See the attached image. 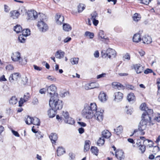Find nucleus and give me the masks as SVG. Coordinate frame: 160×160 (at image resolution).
I'll return each mask as SVG.
<instances>
[{
    "label": "nucleus",
    "instance_id": "a211bd4d",
    "mask_svg": "<svg viewBox=\"0 0 160 160\" xmlns=\"http://www.w3.org/2000/svg\"><path fill=\"white\" fill-rule=\"evenodd\" d=\"M49 137L52 144L56 143L58 138L57 134L56 133H52Z\"/></svg>",
    "mask_w": 160,
    "mask_h": 160
},
{
    "label": "nucleus",
    "instance_id": "e2e57ef3",
    "mask_svg": "<svg viewBox=\"0 0 160 160\" xmlns=\"http://www.w3.org/2000/svg\"><path fill=\"white\" fill-rule=\"evenodd\" d=\"M93 24L95 26H97L99 23V21L97 19H94L92 20Z\"/></svg>",
    "mask_w": 160,
    "mask_h": 160
},
{
    "label": "nucleus",
    "instance_id": "cd10ccee",
    "mask_svg": "<svg viewBox=\"0 0 160 160\" xmlns=\"http://www.w3.org/2000/svg\"><path fill=\"white\" fill-rule=\"evenodd\" d=\"M95 84V83L93 82L88 84L85 86V89L86 90H88L94 88H95L94 86Z\"/></svg>",
    "mask_w": 160,
    "mask_h": 160
},
{
    "label": "nucleus",
    "instance_id": "a878e982",
    "mask_svg": "<svg viewBox=\"0 0 160 160\" xmlns=\"http://www.w3.org/2000/svg\"><path fill=\"white\" fill-rule=\"evenodd\" d=\"M32 124H33L34 125L39 126L40 125V120L37 118L36 117L33 118L32 120Z\"/></svg>",
    "mask_w": 160,
    "mask_h": 160
},
{
    "label": "nucleus",
    "instance_id": "4c0bfd02",
    "mask_svg": "<svg viewBox=\"0 0 160 160\" xmlns=\"http://www.w3.org/2000/svg\"><path fill=\"white\" fill-rule=\"evenodd\" d=\"M33 118L29 116H27V118L25 119L26 123L27 124L30 125L32 123V120Z\"/></svg>",
    "mask_w": 160,
    "mask_h": 160
},
{
    "label": "nucleus",
    "instance_id": "0eeeda50",
    "mask_svg": "<svg viewBox=\"0 0 160 160\" xmlns=\"http://www.w3.org/2000/svg\"><path fill=\"white\" fill-rule=\"evenodd\" d=\"M37 26L40 30L42 32H46L48 29V27L47 24L43 21H38Z\"/></svg>",
    "mask_w": 160,
    "mask_h": 160
},
{
    "label": "nucleus",
    "instance_id": "4be33fe9",
    "mask_svg": "<svg viewBox=\"0 0 160 160\" xmlns=\"http://www.w3.org/2000/svg\"><path fill=\"white\" fill-rule=\"evenodd\" d=\"M102 137L108 138L111 136V134L108 130H105L102 132Z\"/></svg>",
    "mask_w": 160,
    "mask_h": 160
},
{
    "label": "nucleus",
    "instance_id": "dca6fc26",
    "mask_svg": "<svg viewBox=\"0 0 160 160\" xmlns=\"http://www.w3.org/2000/svg\"><path fill=\"white\" fill-rule=\"evenodd\" d=\"M127 98L128 101L131 103L134 102L136 100L135 96L132 93H130L128 95Z\"/></svg>",
    "mask_w": 160,
    "mask_h": 160
},
{
    "label": "nucleus",
    "instance_id": "a19ab883",
    "mask_svg": "<svg viewBox=\"0 0 160 160\" xmlns=\"http://www.w3.org/2000/svg\"><path fill=\"white\" fill-rule=\"evenodd\" d=\"M140 140L143 142V144H146V142H147L148 143H149L150 142H151L152 144H153V142L151 140L148 139H146L144 137H140Z\"/></svg>",
    "mask_w": 160,
    "mask_h": 160
},
{
    "label": "nucleus",
    "instance_id": "09e8293b",
    "mask_svg": "<svg viewBox=\"0 0 160 160\" xmlns=\"http://www.w3.org/2000/svg\"><path fill=\"white\" fill-rule=\"evenodd\" d=\"M144 144H145V143L139 147V149L141 151L142 153H143L145 152L146 150V147Z\"/></svg>",
    "mask_w": 160,
    "mask_h": 160
},
{
    "label": "nucleus",
    "instance_id": "37998d69",
    "mask_svg": "<svg viewBox=\"0 0 160 160\" xmlns=\"http://www.w3.org/2000/svg\"><path fill=\"white\" fill-rule=\"evenodd\" d=\"M78 58H73L70 59V61L72 64L73 65L76 64L78 63Z\"/></svg>",
    "mask_w": 160,
    "mask_h": 160
},
{
    "label": "nucleus",
    "instance_id": "f257e3e1",
    "mask_svg": "<svg viewBox=\"0 0 160 160\" xmlns=\"http://www.w3.org/2000/svg\"><path fill=\"white\" fill-rule=\"evenodd\" d=\"M97 106L95 103H92L90 105L86 103L82 111V114L87 119H91L94 117L95 119L98 121H102L103 117V110L99 111H97Z\"/></svg>",
    "mask_w": 160,
    "mask_h": 160
},
{
    "label": "nucleus",
    "instance_id": "7ed1b4c3",
    "mask_svg": "<svg viewBox=\"0 0 160 160\" xmlns=\"http://www.w3.org/2000/svg\"><path fill=\"white\" fill-rule=\"evenodd\" d=\"M151 116L147 115L146 113H143L142 116V120L138 126V130L140 131L142 135H144L145 132L143 131L145 130L148 122H151Z\"/></svg>",
    "mask_w": 160,
    "mask_h": 160
},
{
    "label": "nucleus",
    "instance_id": "0e129e2a",
    "mask_svg": "<svg viewBox=\"0 0 160 160\" xmlns=\"http://www.w3.org/2000/svg\"><path fill=\"white\" fill-rule=\"evenodd\" d=\"M126 88L128 89L133 90L134 88V87L133 86L130 85H126Z\"/></svg>",
    "mask_w": 160,
    "mask_h": 160
},
{
    "label": "nucleus",
    "instance_id": "4468645a",
    "mask_svg": "<svg viewBox=\"0 0 160 160\" xmlns=\"http://www.w3.org/2000/svg\"><path fill=\"white\" fill-rule=\"evenodd\" d=\"M143 43L147 44H149L152 42L151 38L149 36L145 35L142 38Z\"/></svg>",
    "mask_w": 160,
    "mask_h": 160
},
{
    "label": "nucleus",
    "instance_id": "20e7f679",
    "mask_svg": "<svg viewBox=\"0 0 160 160\" xmlns=\"http://www.w3.org/2000/svg\"><path fill=\"white\" fill-rule=\"evenodd\" d=\"M11 58L13 61H19V63L22 65L26 64L27 62V59L26 58L22 59L21 61H20L21 55L20 53L19 52H16L13 53L11 57Z\"/></svg>",
    "mask_w": 160,
    "mask_h": 160
},
{
    "label": "nucleus",
    "instance_id": "72a5a7b5",
    "mask_svg": "<svg viewBox=\"0 0 160 160\" xmlns=\"http://www.w3.org/2000/svg\"><path fill=\"white\" fill-rule=\"evenodd\" d=\"M141 17L140 15L137 13H135L133 15V18L134 21L136 22L140 20Z\"/></svg>",
    "mask_w": 160,
    "mask_h": 160
},
{
    "label": "nucleus",
    "instance_id": "49530a36",
    "mask_svg": "<svg viewBox=\"0 0 160 160\" xmlns=\"http://www.w3.org/2000/svg\"><path fill=\"white\" fill-rule=\"evenodd\" d=\"M28 79L27 77L25 76L22 78V83L23 85H25L27 83Z\"/></svg>",
    "mask_w": 160,
    "mask_h": 160
},
{
    "label": "nucleus",
    "instance_id": "e433bc0d",
    "mask_svg": "<svg viewBox=\"0 0 160 160\" xmlns=\"http://www.w3.org/2000/svg\"><path fill=\"white\" fill-rule=\"evenodd\" d=\"M78 12L79 13L82 12L85 8V6L82 4H80L78 6Z\"/></svg>",
    "mask_w": 160,
    "mask_h": 160
},
{
    "label": "nucleus",
    "instance_id": "5fc2aeb1",
    "mask_svg": "<svg viewBox=\"0 0 160 160\" xmlns=\"http://www.w3.org/2000/svg\"><path fill=\"white\" fill-rule=\"evenodd\" d=\"M69 160H72L74 159L75 158V155L72 152H70L69 154Z\"/></svg>",
    "mask_w": 160,
    "mask_h": 160
},
{
    "label": "nucleus",
    "instance_id": "473e14b6",
    "mask_svg": "<svg viewBox=\"0 0 160 160\" xmlns=\"http://www.w3.org/2000/svg\"><path fill=\"white\" fill-rule=\"evenodd\" d=\"M91 17L90 18V19L92 20L94 19H97L98 17V14L97 12L95 11L91 14Z\"/></svg>",
    "mask_w": 160,
    "mask_h": 160
},
{
    "label": "nucleus",
    "instance_id": "393cba45",
    "mask_svg": "<svg viewBox=\"0 0 160 160\" xmlns=\"http://www.w3.org/2000/svg\"><path fill=\"white\" fill-rule=\"evenodd\" d=\"M132 39L133 41L136 42H138L141 40L140 35L139 34H135Z\"/></svg>",
    "mask_w": 160,
    "mask_h": 160
},
{
    "label": "nucleus",
    "instance_id": "ddd939ff",
    "mask_svg": "<svg viewBox=\"0 0 160 160\" xmlns=\"http://www.w3.org/2000/svg\"><path fill=\"white\" fill-rule=\"evenodd\" d=\"M10 17L13 19L18 18L20 14L19 12L17 11H12L10 12Z\"/></svg>",
    "mask_w": 160,
    "mask_h": 160
},
{
    "label": "nucleus",
    "instance_id": "c85d7f7f",
    "mask_svg": "<svg viewBox=\"0 0 160 160\" xmlns=\"http://www.w3.org/2000/svg\"><path fill=\"white\" fill-rule=\"evenodd\" d=\"M66 123L71 125H73L75 123V121L74 119L71 117H68L66 119H64Z\"/></svg>",
    "mask_w": 160,
    "mask_h": 160
},
{
    "label": "nucleus",
    "instance_id": "bf43d9fd",
    "mask_svg": "<svg viewBox=\"0 0 160 160\" xmlns=\"http://www.w3.org/2000/svg\"><path fill=\"white\" fill-rule=\"evenodd\" d=\"M136 144L137 146L140 147L143 144V142H142L141 140H138L137 142H136Z\"/></svg>",
    "mask_w": 160,
    "mask_h": 160
},
{
    "label": "nucleus",
    "instance_id": "ea45409f",
    "mask_svg": "<svg viewBox=\"0 0 160 160\" xmlns=\"http://www.w3.org/2000/svg\"><path fill=\"white\" fill-rule=\"evenodd\" d=\"M85 36H89L90 38L92 39L94 37V34L93 32L86 31L85 33Z\"/></svg>",
    "mask_w": 160,
    "mask_h": 160
},
{
    "label": "nucleus",
    "instance_id": "f3484780",
    "mask_svg": "<svg viewBox=\"0 0 160 160\" xmlns=\"http://www.w3.org/2000/svg\"><path fill=\"white\" fill-rule=\"evenodd\" d=\"M65 53L60 50L57 51L55 54V57L61 59L63 58Z\"/></svg>",
    "mask_w": 160,
    "mask_h": 160
},
{
    "label": "nucleus",
    "instance_id": "6e6d98bb",
    "mask_svg": "<svg viewBox=\"0 0 160 160\" xmlns=\"http://www.w3.org/2000/svg\"><path fill=\"white\" fill-rule=\"evenodd\" d=\"M48 79L52 81L55 82L56 80V79L54 77H52L51 76H49L48 77Z\"/></svg>",
    "mask_w": 160,
    "mask_h": 160
},
{
    "label": "nucleus",
    "instance_id": "aec40b11",
    "mask_svg": "<svg viewBox=\"0 0 160 160\" xmlns=\"http://www.w3.org/2000/svg\"><path fill=\"white\" fill-rule=\"evenodd\" d=\"M99 100L102 102H104L107 100L106 95L103 92H101L98 96Z\"/></svg>",
    "mask_w": 160,
    "mask_h": 160
},
{
    "label": "nucleus",
    "instance_id": "6e6552de",
    "mask_svg": "<svg viewBox=\"0 0 160 160\" xmlns=\"http://www.w3.org/2000/svg\"><path fill=\"white\" fill-rule=\"evenodd\" d=\"M115 98L114 100L117 102H119L122 101L123 97V94L120 92H117L115 93L114 94Z\"/></svg>",
    "mask_w": 160,
    "mask_h": 160
},
{
    "label": "nucleus",
    "instance_id": "423d86ee",
    "mask_svg": "<svg viewBox=\"0 0 160 160\" xmlns=\"http://www.w3.org/2000/svg\"><path fill=\"white\" fill-rule=\"evenodd\" d=\"M27 13V19L28 20H34L37 19L38 17L37 12L34 10H28Z\"/></svg>",
    "mask_w": 160,
    "mask_h": 160
},
{
    "label": "nucleus",
    "instance_id": "1a4fd4ad",
    "mask_svg": "<svg viewBox=\"0 0 160 160\" xmlns=\"http://www.w3.org/2000/svg\"><path fill=\"white\" fill-rule=\"evenodd\" d=\"M19 73L18 72L14 73L10 75L9 77V80L11 82H13L14 80H16L20 76Z\"/></svg>",
    "mask_w": 160,
    "mask_h": 160
},
{
    "label": "nucleus",
    "instance_id": "69168bd1",
    "mask_svg": "<svg viewBox=\"0 0 160 160\" xmlns=\"http://www.w3.org/2000/svg\"><path fill=\"white\" fill-rule=\"evenodd\" d=\"M106 75V73H102L101 74L98 75L97 76V78L99 79L102 77H105Z\"/></svg>",
    "mask_w": 160,
    "mask_h": 160
},
{
    "label": "nucleus",
    "instance_id": "4d7b16f0",
    "mask_svg": "<svg viewBox=\"0 0 160 160\" xmlns=\"http://www.w3.org/2000/svg\"><path fill=\"white\" fill-rule=\"evenodd\" d=\"M25 102L24 101V100H23L22 98H21L20 101H19V106H22L23 104V103Z\"/></svg>",
    "mask_w": 160,
    "mask_h": 160
},
{
    "label": "nucleus",
    "instance_id": "7c9ffc66",
    "mask_svg": "<svg viewBox=\"0 0 160 160\" xmlns=\"http://www.w3.org/2000/svg\"><path fill=\"white\" fill-rule=\"evenodd\" d=\"M91 150L92 152L94 154L97 156L98 150L97 147L94 146H92L91 148Z\"/></svg>",
    "mask_w": 160,
    "mask_h": 160
},
{
    "label": "nucleus",
    "instance_id": "603ef678",
    "mask_svg": "<svg viewBox=\"0 0 160 160\" xmlns=\"http://www.w3.org/2000/svg\"><path fill=\"white\" fill-rule=\"evenodd\" d=\"M62 115L65 118L64 119H66L68 118V117H70L69 116V114L68 112L67 111L65 112H64V111H63Z\"/></svg>",
    "mask_w": 160,
    "mask_h": 160
},
{
    "label": "nucleus",
    "instance_id": "680f3d73",
    "mask_svg": "<svg viewBox=\"0 0 160 160\" xmlns=\"http://www.w3.org/2000/svg\"><path fill=\"white\" fill-rule=\"evenodd\" d=\"M123 58L125 59L129 60L130 59V55L128 53H127L123 56Z\"/></svg>",
    "mask_w": 160,
    "mask_h": 160
},
{
    "label": "nucleus",
    "instance_id": "bb28decb",
    "mask_svg": "<svg viewBox=\"0 0 160 160\" xmlns=\"http://www.w3.org/2000/svg\"><path fill=\"white\" fill-rule=\"evenodd\" d=\"M63 29L65 31L68 32L72 29V27L68 24L64 23L63 25Z\"/></svg>",
    "mask_w": 160,
    "mask_h": 160
},
{
    "label": "nucleus",
    "instance_id": "052dcab7",
    "mask_svg": "<svg viewBox=\"0 0 160 160\" xmlns=\"http://www.w3.org/2000/svg\"><path fill=\"white\" fill-rule=\"evenodd\" d=\"M46 90H47V89L45 88H43L40 89L39 90V92L40 93L42 94H45L46 91Z\"/></svg>",
    "mask_w": 160,
    "mask_h": 160
},
{
    "label": "nucleus",
    "instance_id": "6ab92c4d",
    "mask_svg": "<svg viewBox=\"0 0 160 160\" xmlns=\"http://www.w3.org/2000/svg\"><path fill=\"white\" fill-rule=\"evenodd\" d=\"M123 128L122 126L119 125L116 129H114V133L117 135H119L123 131Z\"/></svg>",
    "mask_w": 160,
    "mask_h": 160
},
{
    "label": "nucleus",
    "instance_id": "9d476101",
    "mask_svg": "<svg viewBox=\"0 0 160 160\" xmlns=\"http://www.w3.org/2000/svg\"><path fill=\"white\" fill-rule=\"evenodd\" d=\"M107 52L108 54V58H110L111 57L114 58L116 55L115 51L111 48H108L107 50Z\"/></svg>",
    "mask_w": 160,
    "mask_h": 160
},
{
    "label": "nucleus",
    "instance_id": "2f4dec72",
    "mask_svg": "<svg viewBox=\"0 0 160 160\" xmlns=\"http://www.w3.org/2000/svg\"><path fill=\"white\" fill-rule=\"evenodd\" d=\"M21 32H22V35H24L25 37H26L30 34V31L29 29H27L23 30H22Z\"/></svg>",
    "mask_w": 160,
    "mask_h": 160
},
{
    "label": "nucleus",
    "instance_id": "f704fd0d",
    "mask_svg": "<svg viewBox=\"0 0 160 160\" xmlns=\"http://www.w3.org/2000/svg\"><path fill=\"white\" fill-rule=\"evenodd\" d=\"M17 102V99L15 96H12L9 101V103L13 105L16 104Z\"/></svg>",
    "mask_w": 160,
    "mask_h": 160
},
{
    "label": "nucleus",
    "instance_id": "9b49d317",
    "mask_svg": "<svg viewBox=\"0 0 160 160\" xmlns=\"http://www.w3.org/2000/svg\"><path fill=\"white\" fill-rule=\"evenodd\" d=\"M115 156L118 159L120 160H123L124 158V152L122 150H119L116 152Z\"/></svg>",
    "mask_w": 160,
    "mask_h": 160
},
{
    "label": "nucleus",
    "instance_id": "3c124183",
    "mask_svg": "<svg viewBox=\"0 0 160 160\" xmlns=\"http://www.w3.org/2000/svg\"><path fill=\"white\" fill-rule=\"evenodd\" d=\"M39 18L40 20V21H43L44 22L46 19V16L43 14L42 13L40 14Z\"/></svg>",
    "mask_w": 160,
    "mask_h": 160
},
{
    "label": "nucleus",
    "instance_id": "412c9836",
    "mask_svg": "<svg viewBox=\"0 0 160 160\" xmlns=\"http://www.w3.org/2000/svg\"><path fill=\"white\" fill-rule=\"evenodd\" d=\"M134 68L137 73H140L143 71V68L140 65L136 64L134 66Z\"/></svg>",
    "mask_w": 160,
    "mask_h": 160
},
{
    "label": "nucleus",
    "instance_id": "c756f323",
    "mask_svg": "<svg viewBox=\"0 0 160 160\" xmlns=\"http://www.w3.org/2000/svg\"><path fill=\"white\" fill-rule=\"evenodd\" d=\"M22 28L20 25H17L14 28V30L17 33H19L21 32Z\"/></svg>",
    "mask_w": 160,
    "mask_h": 160
},
{
    "label": "nucleus",
    "instance_id": "f8f14e48",
    "mask_svg": "<svg viewBox=\"0 0 160 160\" xmlns=\"http://www.w3.org/2000/svg\"><path fill=\"white\" fill-rule=\"evenodd\" d=\"M56 20V22L58 25H61L64 20V17L63 16L59 14L57 15L55 17Z\"/></svg>",
    "mask_w": 160,
    "mask_h": 160
},
{
    "label": "nucleus",
    "instance_id": "13d9d810",
    "mask_svg": "<svg viewBox=\"0 0 160 160\" xmlns=\"http://www.w3.org/2000/svg\"><path fill=\"white\" fill-rule=\"evenodd\" d=\"M152 72H153L152 70L149 68H147L144 71V73L146 74H147L150 73H152Z\"/></svg>",
    "mask_w": 160,
    "mask_h": 160
},
{
    "label": "nucleus",
    "instance_id": "58836bf2",
    "mask_svg": "<svg viewBox=\"0 0 160 160\" xmlns=\"http://www.w3.org/2000/svg\"><path fill=\"white\" fill-rule=\"evenodd\" d=\"M89 142L90 141L89 140L85 141V145L84 146V151L85 152L87 151L90 148Z\"/></svg>",
    "mask_w": 160,
    "mask_h": 160
},
{
    "label": "nucleus",
    "instance_id": "c03bdc74",
    "mask_svg": "<svg viewBox=\"0 0 160 160\" xmlns=\"http://www.w3.org/2000/svg\"><path fill=\"white\" fill-rule=\"evenodd\" d=\"M140 108L142 110L146 111L148 108V107L146 106V104L145 103H143L141 105Z\"/></svg>",
    "mask_w": 160,
    "mask_h": 160
},
{
    "label": "nucleus",
    "instance_id": "5701e85b",
    "mask_svg": "<svg viewBox=\"0 0 160 160\" xmlns=\"http://www.w3.org/2000/svg\"><path fill=\"white\" fill-rule=\"evenodd\" d=\"M112 85L114 87H116L118 90H123L125 88V87L119 82H113L112 83Z\"/></svg>",
    "mask_w": 160,
    "mask_h": 160
},
{
    "label": "nucleus",
    "instance_id": "2eb2a0df",
    "mask_svg": "<svg viewBox=\"0 0 160 160\" xmlns=\"http://www.w3.org/2000/svg\"><path fill=\"white\" fill-rule=\"evenodd\" d=\"M99 39L103 42H106L108 41V39L107 38H105L104 32L103 31L100 30L99 31L98 34Z\"/></svg>",
    "mask_w": 160,
    "mask_h": 160
},
{
    "label": "nucleus",
    "instance_id": "774afa93",
    "mask_svg": "<svg viewBox=\"0 0 160 160\" xmlns=\"http://www.w3.org/2000/svg\"><path fill=\"white\" fill-rule=\"evenodd\" d=\"M12 132L13 133V134L16 137H19V135L18 132L14 131V130H12Z\"/></svg>",
    "mask_w": 160,
    "mask_h": 160
},
{
    "label": "nucleus",
    "instance_id": "39448f33",
    "mask_svg": "<svg viewBox=\"0 0 160 160\" xmlns=\"http://www.w3.org/2000/svg\"><path fill=\"white\" fill-rule=\"evenodd\" d=\"M47 90L51 98H55L58 96V93L56 92L57 90V87L54 85L52 84L47 87Z\"/></svg>",
    "mask_w": 160,
    "mask_h": 160
},
{
    "label": "nucleus",
    "instance_id": "f03ea898",
    "mask_svg": "<svg viewBox=\"0 0 160 160\" xmlns=\"http://www.w3.org/2000/svg\"><path fill=\"white\" fill-rule=\"evenodd\" d=\"M58 98V96L55 98H51L49 100V105L51 109L48 111V114L50 118L54 117L57 113V111L61 110L62 108V102Z\"/></svg>",
    "mask_w": 160,
    "mask_h": 160
},
{
    "label": "nucleus",
    "instance_id": "338daca9",
    "mask_svg": "<svg viewBox=\"0 0 160 160\" xmlns=\"http://www.w3.org/2000/svg\"><path fill=\"white\" fill-rule=\"evenodd\" d=\"M71 38L70 37H68L65 38L63 40V42L64 43L68 42L71 41Z\"/></svg>",
    "mask_w": 160,
    "mask_h": 160
},
{
    "label": "nucleus",
    "instance_id": "a18cd8bd",
    "mask_svg": "<svg viewBox=\"0 0 160 160\" xmlns=\"http://www.w3.org/2000/svg\"><path fill=\"white\" fill-rule=\"evenodd\" d=\"M30 97V94L29 93L27 92L25 94L23 98L24 102H26L28 101Z\"/></svg>",
    "mask_w": 160,
    "mask_h": 160
},
{
    "label": "nucleus",
    "instance_id": "c9c22d12",
    "mask_svg": "<svg viewBox=\"0 0 160 160\" xmlns=\"http://www.w3.org/2000/svg\"><path fill=\"white\" fill-rule=\"evenodd\" d=\"M105 142V140L103 137L99 138L98 140L97 144L99 146H101L103 145Z\"/></svg>",
    "mask_w": 160,
    "mask_h": 160
},
{
    "label": "nucleus",
    "instance_id": "79ce46f5",
    "mask_svg": "<svg viewBox=\"0 0 160 160\" xmlns=\"http://www.w3.org/2000/svg\"><path fill=\"white\" fill-rule=\"evenodd\" d=\"M18 39L21 42L24 43L25 42L26 37L22 34H20L18 37Z\"/></svg>",
    "mask_w": 160,
    "mask_h": 160
},
{
    "label": "nucleus",
    "instance_id": "8fccbe9b",
    "mask_svg": "<svg viewBox=\"0 0 160 160\" xmlns=\"http://www.w3.org/2000/svg\"><path fill=\"white\" fill-rule=\"evenodd\" d=\"M154 120L158 122H160V113H158L154 118Z\"/></svg>",
    "mask_w": 160,
    "mask_h": 160
},
{
    "label": "nucleus",
    "instance_id": "b1692460",
    "mask_svg": "<svg viewBox=\"0 0 160 160\" xmlns=\"http://www.w3.org/2000/svg\"><path fill=\"white\" fill-rule=\"evenodd\" d=\"M65 152V150L62 147H59L57 149V153L58 156H60Z\"/></svg>",
    "mask_w": 160,
    "mask_h": 160
},
{
    "label": "nucleus",
    "instance_id": "864d4df0",
    "mask_svg": "<svg viewBox=\"0 0 160 160\" xmlns=\"http://www.w3.org/2000/svg\"><path fill=\"white\" fill-rule=\"evenodd\" d=\"M101 54L103 58H105L107 56L108 57V54L107 52V51H102Z\"/></svg>",
    "mask_w": 160,
    "mask_h": 160
},
{
    "label": "nucleus",
    "instance_id": "de8ad7c7",
    "mask_svg": "<svg viewBox=\"0 0 160 160\" xmlns=\"http://www.w3.org/2000/svg\"><path fill=\"white\" fill-rule=\"evenodd\" d=\"M146 111L147 112H145L146 114L151 116L153 113V111L152 109H149L148 108Z\"/></svg>",
    "mask_w": 160,
    "mask_h": 160
}]
</instances>
